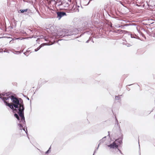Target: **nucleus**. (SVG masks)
<instances>
[{
	"mask_svg": "<svg viewBox=\"0 0 155 155\" xmlns=\"http://www.w3.org/2000/svg\"><path fill=\"white\" fill-rule=\"evenodd\" d=\"M57 1H58V2H56V1L55 0H51V2H54V3H55V4H59V3H60V0H57Z\"/></svg>",
	"mask_w": 155,
	"mask_h": 155,
	"instance_id": "18",
	"label": "nucleus"
},
{
	"mask_svg": "<svg viewBox=\"0 0 155 155\" xmlns=\"http://www.w3.org/2000/svg\"><path fill=\"white\" fill-rule=\"evenodd\" d=\"M18 126L20 127V128H19L20 130H22V129L23 128V126L21 124H18Z\"/></svg>",
	"mask_w": 155,
	"mask_h": 155,
	"instance_id": "21",
	"label": "nucleus"
},
{
	"mask_svg": "<svg viewBox=\"0 0 155 155\" xmlns=\"http://www.w3.org/2000/svg\"><path fill=\"white\" fill-rule=\"evenodd\" d=\"M108 136H109V137H110V131H108Z\"/></svg>",
	"mask_w": 155,
	"mask_h": 155,
	"instance_id": "29",
	"label": "nucleus"
},
{
	"mask_svg": "<svg viewBox=\"0 0 155 155\" xmlns=\"http://www.w3.org/2000/svg\"><path fill=\"white\" fill-rule=\"evenodd\" d=\"M26 127V130H25V128H23L22 129V130H24L25 132V133H26L27 135V136L28 137V139H29V137L28 136V131H27V127Z\"/></svg>",
	"mask_w": 155,
	"mask_h": 155,
	"instance_id": "16",
	"label": "nucleus"
},
{
	"mask_svg": "<svg viewBox=\"0 0 155 155\" xmlns=\"http://www.w3.org/2000/svg\"><path fill=\"white\" fill-rule=\"evenodd\" d=\"M100 18L99 14L97 12L94 13L91 16V20L92 22L94 23L97 24L99 22V20Z\"/></svg>",
	"mask_w": 155,
	"mask_h": 155,
	"instance_id": "4",
	"label": "nucleus"
},
{
	"mask_svg": "<svg viewBox=\"0 0 155 155\" xmlns=\"http://www.w3.org/2000/svg\"><path fill=\"white\" fill-rule=\"evenodd\" d=\"M29 51H26V52H25L24 53V54L26 56H28L29 53Z\"/></svg>",
	"mask_w": 155,
	"mask_h": 155,
	"instance_id": "19",
	"label": "nucleus"
},
{
	"mask_svg": "<svg viewBox=\"0 0 155 155\" xmlns=\"http://www.w3.org/2000/svg\"><path fill=\"white\" fill-rule=\"evenodd\" d=\"M106 138V137H104L102 139L100 140H99L100 143L98 145V146L96 148V150H97L98 149L99 147L100 144L101 143H103L104 142V141H105V140Z\"/></svg>",
	"mask_w": 155,
	"mask_h": 155,
	"instance_id": "13",
	"label": "nucleus"
},
{
	"mask_svg": "<svg viewBox=\"0 0 155 155\" xmlns=\"http://www.w3.org/2000/svg\"><path fill=\"white\" fill-rule=\"evenodd\" d=\"M57 15V18L58 20H60L64 16H66V13L64 12H56Z\"/></svg>",
	"mask_w": 155,
	"mask_h": 155,
	"instance_id": "6",
	"label": "nucleus"
},
{
	"mask_svg": "<svg viewBox=\"0 0 155 155\" xmlns=\"http://www.w3.org/2000/svg\"><path fill=\"white\" fill-rule=\"evenodd\" d=\"M44 38L45 39V40L46 41H49V39L48 38H47V37H44Z\"/></svg>",
	"mask_w": 155,
	"mask_h": 155,
	"instance_id": "23",
	"label": "nucleus"
},
{
	"mask_svg": "<svg viewBox=\"0 0 155 155\" xmlns=\"http://www.w3.org/2000/svg\"><path fill=\"white\" fill-rule=\"evenodd\" d=\"M46 81H45L44 82H43V83L44 84V83H46Z\"/></svg>",
	"mask_w": 155,
	"mask_h": 155,
	"instance_id": "35",
	"label": "nucleus"
},
{
	"mask_svg": "<svg viewBox=\"0 0 155 155\" xmlns=\"http://www.w3.org/2000/svg\"><path fill=\"white\" fill-rule=\"evenodd\" d=\"M91 40L93 42H94V41H93L92 39V40L91 39Z\"/></svg>",
	"mask_w": 155,
	"mask_h": 155,
	"instance_id": "39",
	"label": "nucleus"
},
{
	"mask_svg": "<svg viewBox=\"0 0 155 155\" xmlns=\"http://www.w3.org/2000/svg\"><path fill=\"white\" fill-rule=\"evenodd\" d=\"M131 85V84L129 85H129V86H130V85Z\"/></svg>",
	"mask_w": 155,
	"mask_h": 155,
	"instance_id": "42",
	"label": "nucleus"
},
{
	"mask_svg": "<svg viewBox=\"0 0 155 155\" xmlns=\"http://www.w3.org/2000/svg\"><path fill=\"white\" fill-rule=\"evenodd\" d=\"M46 45H49L48 44L45 43H44L41 44L37 48L35 49V51H37L38 50H39L41 47H43L44 46Z\"/></svg>",
	"mask_w": 155,
	"mask_h": 155,
	"instance_id": "12",
	"label": "nucleus"
},
{
	"mask_svg": "<svg viewBox=\"0 0 155 155\" xmlns=\"http://www.w3.org/2000/svg\"><path fill=\"white\" fill-rule=\"evenodd\" d=\"M117 150H118V151H119V152H120V153L121 154H123V153H122L121 151L118 148V149H117Z\"/></svg>",
	"mask_w": 155,
	"mask_h": 155,
	"instance_id": "27",
	"label": "nucleus"
},
{
	"mask_svg": "<svg viewBox=\"0 0 155 155\" xmlns=\"http://www.w3.org/2000/svg\"><path fill=\"white\" fill-rule=\"evenodd\" d=\"M57 35L59 38H62L64 37L72 36L74 35V34L73 32L68 31L64 30L58 31Z\"/></svg>",
	"mask_w": 155,
	"mask_h": 155,
	"instance_id": "3",
	"label": "nucleus"
},
{
	"mask_svg": "<svg viewBox=\"0 0 155 155\" xmlns=\"http://www.w3.org/2000/svg\"><path fill=\"white\" fill-rule=\"evenodd\" d=\"M15 40V39H12V40L10 41L9 42L10 44H12L13 43V41Z\"/></svg>",
	"mask_w": 155,
	"mask_h": 155,
	"instance_id": "24",
	"label": "nucleus"
},
{
	"mask_svg": "<svg viewBox=\"0 0 155 155\" xmlns=\"http://www.w3.org/2000/svg\"><path fill=\"white\" fill-rule=\"evenodd\" d=\"M122 95H118V96H115V99L116 100H119V101H121V99L120 96H122Z\"/></svg>",
	"mask_w": 155,
	"mask_h": 155,
	"instance_id": "14",
	"label": "nucleus"
},
{
	"mask_svg": "<svg viewBox=\"0 0 155 155\" xmlns=\"http://www.w3.org/2000/svg\"><path fill=\"white\" fill-rule=\"evenodd\" d=\"M27 99L28 100H29V99L28 97H27Z\"/></svg>",
	"mask_w": 155,
	"mask_h": 155,
	"instance_id": "36",
	"label": "nucleus"
},
{
	"mask_svg": "<svg viewBox=\"0 0 155 155\" xmlns=\"http://www.w3.org/2000/svg\"><path fill=\"white\" fill-rule=\"evenodd\" d=\"M93 0H80V2L81 5L82 7V5L83 6H86L88 5L90 2Z\"/></svg>",
	"mask_w": 155,
	"mask_h": 155,
	"instance_id": "7",
	"label": "nucleus"
},
{
	"mask_svg": "<svg viewBox=\"0 0 155 155\" xmlns=\"http://www.w3.org/2000/svg\"><path fill=\"white\" fill-rule=\"evenodd\" d=\"M118 31H119V32H120L121 31H122V30H117Z\"/></svg>",
	"mask_w": 155,
	"mask_h": 155,
	"instance_id": "30",
	"label": "nucleus"
},
{
	"mask_svg": "<svg viewBox=\"0 0 155 155\" xmlns=\"http://www.w3.org/2000/svg\"><path fill=\"white\" fill-rule=\"evenodd\" d=\"M124 26H123V25H121V26H120L119 27H121V28H122Z\"/></svg>",
	"mask_w": 155,
	"mask_h": 155,
	"instance_id": "33",
	"label": "nucleus"
},
{
	"mask_svg": "<svg viewBox=\"0 0 155 155\" xmlns=\"http://www.w3.org/2000/svg\"><path fill=\"white\" fill-rule=\"evenodd\" d=\"M25 39V38H23L22 39H21V38H15V40H16V39L22 40V39Z\"/></svg>",
	"mask_w": 155,
	"mask_h": 155,
	"instance_id": "25",
	"label": "nucleus"
},
{
	"mask_svg": "<svg viewBox=\"0 0 155 155\" xmlns=\"http://www.w3.org/2000/svg\"><path fill=\"white\" fill-rule=\"evenodd\" d=\"M16 52V53H15V54H19L21 53V52H20L19 51H16L15 52Z\"/></svg>",
	"mask_w": 155,
	"mask_h": 155,
	"instance_id": "26",
	"label": "nucleus"
},
{
	"mask_svg": "<svg viewBox=\"0 0 155 155\" xmlns=\"http://www.w3.org/2000/svg\"><path fill=\"white\" fill-rule=\"evenodd\" d=\"M123 136H122L121 137L117 139H116L114 142H116V143L117 144L120 145L122 143Z\"/></svg>",
	"mask_w": 155,
	"mask_h": 155,
	"instance_id": "11",
	"label": "nucleus"
},
{
	"mask_svg": "<svg viewBox=\"0 0 155 155\" xmlns=\"http://www.w3.org/2000/svg\"><path fill=\"white\" fill-rule=\"evenodd\" d=\"M80 6L76 4L71 5L69 9L71 10V12H78L79 11V8Z\"/></svg>",
	"mask_w": 155,
	"mask_h": 155,
	"instance_id": "5",
	"label": "nucleus"
},
{
	"mask_svg": "<svg viewBox=\"0 0 155 155\" xmlns=\"http://www.w3.org/2000/svg\"><path fill=\"white\" fill-rule=\"evenodd\" d=\"M51 149V147H50L49 148L48 150L47 151H46V152H45L46 154H48V153L49 152H50L51 151V150H50Z\"/></svg>",
	"mask_w": 155,
	"mask_h": 155,
	"instance_id": "22",
	"label": "nucleus"
},
{
	"mask_svg": "<svg viewBox=\"0 0 155 155\" xmlns=\"http://www.w3.org/2000/svg\"><path fill=\"white\" fill-rule=\"evenodd\" d=\"M18 126L20 127V128H19L20 130H22V129L23 128V126L21 124H18Z\"/></svg>",
	"mask_w": 155,
	"mask_h": 155,
	"instance_id": "20",
	"label": "nucleus"
},
{
	"mask_svg": "<svg viewBox=\"0 0 155 155\" xmlns=\"http://www.w3.org/2000/svg\"><path fill=\"white\" fill-rule=\"evenodd\" d=\"M127 47L130 46V45H127Z\"/></svg>",
	"mask_w": 155,
	"mask_h": 155,
	"instance_id": "40",
	"label": "nucleus"
},
{
	"mask_svg": "<svg viewBox=\"0 0 155 155\" xmlns=\"http://www.w3.org/2000/svg\"><path fill=\"white\" fill-rule=\"evenodd\" d=\"M6 106L9 107L13 112H18L21 118V120L25 123L24 115V105L23 100L20 98L11 95L9 97H2L1 98Z\"/></svg>",
	"mask_w": 155,
	"mask_h": 155,
	"instance_id": "1",
	"label": "nucleus"
},
{
	"mask_svg": "<svg viewBox=\"0 0 155 155\" xmlns=\"http://www.w3.org/2000/svg\"><path fill=\"white\" fill-rule=\"evenodd\" d=\"M16 112H15L14 113H16ZM15 113L14 114V116L17 118V119L18 120V121H19V122H22V123L24 124H25L26 123L25 122L24 123H23V121H22L21 120V117L19 115V114L18 113Z\"/></svg>",
	"mask_w": 155,
	"mask_h": 155,
	"instance_id": "10",
	"label": "nucleus"
},
{
	"mask_svg": "<svg viewBox=\"0 0 155 155\" xmlns=\"http://www.w3.org/2000/svg\"><path fill=\"white\" fill-rule=\"evenodd\" d=\"M154 78H155V75L154 76Z\"/></svg>",
	"mask_w": 155,
	"mask_h": 155,
	"instance_id": "41",
	"label": "nucleus"
},
{
	"mask_svg": "<svg viewBox=\"0 0 155 155\" xmlns=\"http://www.w3.org/2000/svg\"><path fill=\"white\" fill-rule=\"evenodd\" d=\"M28 10V9H21L18 11L19 13H24L25 12H27Z\"/></svg>",
	"mask_w": 155,
	"mask_h": 155,
	"instance_id": "15",
	"label": "nucleus"
},
{
	"mask_svg": "<svg viewBox=\"0 0 155 155\" xmlns=\"http://www.w3.org/2000/svg\"><path fill=\"white\" fill-rule=\"evenodd\" d=\"M108 147H109L110 149H118L119 147V145L116 143V142H114L112 143L110 145H107Z\"/></svg>",
	"mask_w": 155,
	"mask_h": 155,
	"instance_id": "8",
	"label": "nucleus"
},
{
	"mask_svg": "<svg viewBox=\"0 0 155 155\" xmlns=\"http://www.w3.org/2000/svg\"><path fill=\"white\" fill-rule=\"evenodd\" d=\"M115 120L116 122V124H115V127L114 128L113 130L115 128V129L117 131H120V126L119 124V123L118 122V121L116 118V117H115Z\"/></svg>",
	"mask_w": 155,
	"mask_h": 155,
	"instance_id": "9",
	"label": "nucleus"
},
{
	"mask_svg": "<svg viewBox=\"0 0 155 155\" xmlns=\"http://www.w3.org/2000/svg\"><path fill=\"white\" fill-rule=\"evenodd\" d=\"M142 36L143 37V36L144 35L143 33H142Z\"/></svg>",
	"mask_w": 155,
	"mask_h": 155,
	"instance_id": "38",
	"label": "nucleus"
},
{
	"mask_svg": "<svg viewBox=\"0 0 155 155\" xmlns=\"http://www.w3.org/2000/svg\"><path fill=\"white\" fill-rule=\"evenodd\" d=\"M129 35H130V37L131 38H136L135 37V36H136V35H135V34H132L131 33H130V32H129Z\"/></svg>",
	"mask_w": 155,
	"mask_h": 155,
	"instance_id": "17",
	"label": "nucleus"
},
{
	"mask_svg": "<svg viewBox=\"0 0 155 155\" xmlns=\"http://www.w3.org/2000/svg\"><path fill=\"white\" fill-rule=\"evenodd\" d=\"M96 149L95 150V151H94V153H93V155H94V153H95V152H96Z\"/></svg>",
	"mask_w": 155,
	"mask_h": 155,
	"instance_id": "34",
	"label": "nucleus"
},
{
	"mask_svg": "<svg viewBox=\"0 0 155 155\" xmlns=\"http://www.w3.org/2000/svg\"><path fill=\"white\" fill-rule=\"evenodd\" d=\"M1 95H2L3 96H4L5 95V94H1Z\"/></svg>",
	"mask_w": 155,
	"mask_h": 155,
	"instance_id": "32",
	"label": "nucleus"
},
{
	"mask_svg": "<svg viewBox=\"0 0 155 155\" xmlns=\"http://www.w3.org/2000/svg\"><path fill=\"white\" fill-rule=\"evenodd\" d=\"M90 40H91V38H89V40H87V41H86V43H88V42H89V41Z\"/></svg>",
	"mask_w": 155,
	"mask_h": 155,
	"instance_id": "28",
	"label": "nucleus"
},
{
	"mask_svg": "<svg viewBox=\"0 0 155 155\" xmlns=\"http://www.w3.org/2000/svg\"><path fill=\"white\" fill-rule=\"evenodd\" d=\"M39 39V38H38L37 39V40H36V41H38V39Z\"/></svg>",
	"mask_w": 155,
	"mask_h": 155,
	"instance_id": "37",
	"label": "nucleus"
},
{
	"mask_svg": "<svg viewBox=\"0 0 155 155\" xmlns=\"http://www.w3.org/2000/svg\"><path fill=\"white\" fill-rule=\"evenodd\" d=\"M58 4L60 9H66L68 7L69 9L71 3L70 0H63L60 3Z\"/></svg>",
	"mask_w": 155,
	"mask_h": 155,
	"instance_id": "2",
	"label": "nucleus"
},
{
	"mask_svg": "<svg viewBox=\"0 0 155 155\" xmlns=\"http://www.w3.org/2000/svg\"><path fill=\"white\" fill-rule=\"evenodd\" d=\"M44 36H43L42 35L40 36V38H44Z\"/></svg>",
	"mask_w": 155,
	"mask_h": 155,
	"instance_id": "31",
	"label": "nucleus"
}]
</instances>
